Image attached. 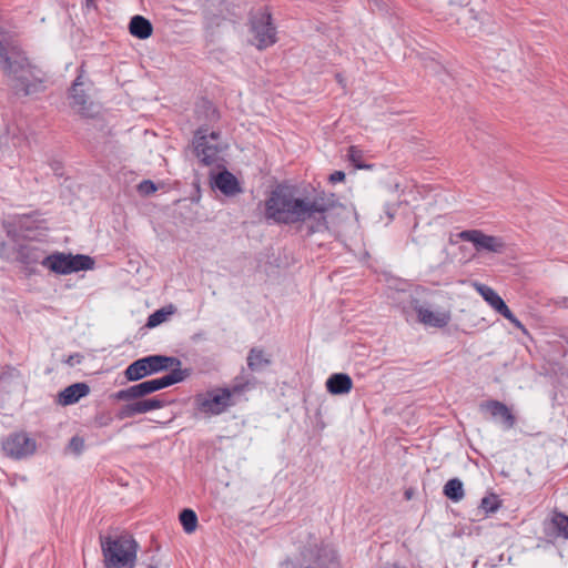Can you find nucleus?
<instances>
[{
	"label": "nucleus",
	"mask_w": 568,
	"mask_h": 568,
	"mask_svg": "<svg viewBox=\"0 0 568 568\" xmlns=\"http://www.w3.org/2000/svg\"><path fill=\"white\" fill-rule=\"evenodd\" d=\"M334 207L333 202L323 197L308 200L296 196L288 186L278 185L265 202V217L276 224L293 225L310 222L307 235L328 230L326 213Z\"/></svg>",
	"instance_id": "f257e3e1"
},
{
	"label": "nucleus",
	"mask_w": 568,
	"mask_h": 568,
	"mask_svg": "<svg viewBox=\"0 0 568 568\" xmlns=\"http://www.w3.org/2000/svg\"><path fill=\"white\" fill-rule=\"evenodd\" d=\"M0 69L17 95H32L45 88L26 53L16 45H3L0 42Z\"/></svg>",
	"instance_id": "f03ea898"
},
{
	"label": "nucleus",
	"mask_w": 568,
	"mask_h": 568,
	"mask_svg": "<svg viewBox=\"0 0 568 568\" xmlns=\"http://www.w3.org/2000/svg\"><path fill=\"white\" fill-rule=\"evenodd\" d=\"M194 118L200 126L194 131L192 144L196 158L203 165L214 164L223 151L219 144L209 143V129L216 124L221 114L216 105L206 98H201L194 106Z\"/></svg>",
	"instance_id": "7ed1b4c3"
},
{
	"label": "nucleus",
	"mask_w": 568,
	"mask_h": 568,
	"mask_svg": "<svg viewBox=\"0 0 568 568\" xmlns=\"http://www.w3.org/2000/svg\"><path fill=\"white\" fill-rule=\"evenodd\" d=\"M105 568H134L139 545L129 535L100 537Z\"/></svg>",
	"instance_id": "20e7f679"
},
{
	"label": "nucleus",
	"mask_w": 568,
	"mask_h": 568,
	"mask_svg": "<svg viewBox=\"0 0 568 568\" xmlns=\"http://www.w3.org/2000/svg\"><path fill=\"white\" fill-rule=\"evenodd\" d=\"M190 375V368H174L169 374L159 378L144 381L130 387L120 389L113 394V398L116 400L130 402L132 399L146 397L152 393L185 381Z\"/></svg>",
	"instance_id": "39448f33"
},
{
	"label": "nucleus",
	"mask_w": 568,
	"mask_h": 568,
	"mask_svg": "<svg viewBox=\"0 0 568 568\" xmlns=\"http://www.w3.org/2000/svg\"><path fill=\"white\" fill-rule=\"evenodd\" d=\"M290 565L292 568H341L337 551L325 544L304 547L300 552L297 564L288 559L282 562V567Z\"/></svg>",
	"instance_id": "423d86ee"
},
{
	"label": "nucleus",
	"mask_w": 568,
	"mask_h": 568,
	"mask_svg": "<svg viewBox=\"0 0 568 568\" xmlns=\"http://www.w3.org/2000/svg\"><path fill=\"white\" fill-rule=\"evenodd\" d=\"M250 30L254 34L258 50H264L277 41L276 27L273 23L272 13L266 8L251 13Z\"/></svg>",
	"instance_id": "0eeeda50"
},
{
	"label": "nucleus",
	"mask_w": 568,
	"mask_h": 568,
	"mask_svg": "<svg viewBox=\"0 0 568 568\" xmlns=\"http://www.w3.org/2000/svg\"><path fill=\"white\" fill-rule=\"evenodd\" d=\"M89 80H84L82 68L69 89L70 106L84 118H93L98 112L94 102L88 94L91 87Z\"/></svg>",
	"instance_id": "6e6552de"
},
{
	"label": "nucleus",
	"mask_w": 568,
	"mask_h": 568,
	"mask_svg": "<svg viewBox=\"0 0 568 568\" xmlns=\"http://www.w3.org/2000/svg\"><path fill=\"white\" fill-rule=\"evenodd\" d=\"M197 410L209 415H221L230 407L235 406L230 399V392L223 387L206 392V394H197L194 397Z\"/></svg>",
	"instance_id": "1a4fd4ad"
},
{
	"label": "nucleus",
	"mask_w": 568,
	"mask_h": 568,
	"mask_svg": "<svg viewBox=\"0 0 568 568\" xmlns=\"http://www.w3.org/2000/svg\"><path fill=\"white\" fill-rule=\"evenodd\" d=\"M37 449V443L26 432L9 434L2 440V450L7 457L23 459L32 456Z\"/></svg>",
	"instance_id": "9d476101"
},
{
	"label": "nucleus",
	"mask_w": 568,
	"mask_h": 568,
	"mask_svg": "<svg viewBox=\"0 0 568 568\" xmlns=\"http://www.w3.org/2000/svg\"><path fill=\"white\" fill-rule=\"evenodd\" d=\"M0 256L7 261L19 262L26 266L41 263L45 257L43 248L31 241L17 243L11 253H7L6 244L0 243Z\"/></svg>",
	"instance_id": "9b49d317"
},
{
	"label": "nucleus",
	"mask_w": 568,
	"mask_h": 568,
	"mask_svg": "<svg viewBox=\"0 0 568 568\" xmlns=\"http://www.w3.org/2000/svg\"><path fill=\"white\" fill-rule=\"evenodd\" d=\"M459 240L473 243L476 251L501 253L505 244L500 237L487 235L480 230H465L456 235Z\"/></svg>",
	"instance_id": "f8f14e48"
},
{
	"label": "nucleus",
	"mask_w": 568,
	"mask_h": 568,
	"mask_svg": "<svg viewBox=\"0 0 568 568\" xmlns=\"http://www.w3.org/2000/svg\"><path fill=\"white\" fill-rule=\"evenodd\" d=\"M409 306L417 313L418 322L426 326L443 328L450 322L449 312H433L420 305L418 298L412 297Z\"/></svg>",
	"instance_id": "ddd939ff"
},
{
	"label": "nucleus",
	"mask_w": 568,
	"mask_h": 568,
	"mask_svg": "<svg viewBox=\"0 0 568 568\" xmlns=\"http://www.w3.org/2000/svg\"><path fill=\"white\" fill-rule=\"evenodd\" d=\"M480 410L488 412L491 417L499 418L506 429H510L516 424V417L511 413L510 408L504 404L503 402L496 399H489L483 402L480 405Z\"/></svg>",
	"instance_id": "4468645a"
},
{
	"label": "nucleus",
	"mask_w": 568,
	"mask_h": 568,
	"mask_svg": "<svg viewBox=\"0 0 568 568\" xmlns=\"http://www.w3.org/2000/svg\"><path fill=\"white\" fill-rule=\"evenodd\" d=\"M542 528L547 537L568 539V515L552 510L550 518L544 520Z\"/></svg>",
	"instance_id": "2eb2a0df"
},
{
	"label": "nucleus",
	"mask_w": 568,
	"mask_h": 568,
	"mask_svg": "<svg viewBox=\"0 0 568 568\" xmlns=\"http://www.w3.org/2000/svg\"><path fill=\"white\" fill-rule=\"evenodd\" d=\"M71 253L54 252L45 256L41 264L51 272L60 275L71 274Z\"/></svg>",
	"instance_id": "dca6fc26"
},
{
	"label": "nucleus",
	"mask_w": 568,
	"mask_h": 568,
	"mask_svg": "<svg viewBox=\"0 0 568 568\" xmlns=\"http://www.w3.org/2000/svg\"><path fill=\"white\" fill-rule=\"evenodd\" d=\"M90 393V387L87 383H74L58 394V404L69 406L78 403L81 398Z\"/></svg>",
	"instance_id": "f3484780"
},
{
	"label": "nucleus",
	"mask_w": 568,
	"mask_h": 568,
	"mask_svg": "<svg viewBox=\"0 0 568 568\" xmlns=\"http://www.w3.org/2000/svg\"><path fill=\"white\" fill-rule=\"evenodd\" d=\"M146 358L153 375L169 369L171 372L174 368H181L182 365L181 359L175 356L154 354L148 355Z\"/></svg>",
	"instance_id": "a211bd4d"
},
{
	"label": "nucleus",
	"mask_w": 568,
	"mask_h": 568,
	"mask_svg": "<svg viewBox=\"0 0 568 568\" xmlns=\"http://www.w3.org/2000/svg\"><path fill=\"white\" fill-rule=\"evenodd\" d=\"M146 358L153 375L169 369L171 372L174 368H181L182 365L181 359L175 356L154 354L148 355Z\"/></svg>",
	"instance_id": "6ab92c4d"
},
{
	"label": "nucleus",
	"mask_w": 568,
	"mask_h": 568,
	"mask_svg": "<svg viewBox=\"0 0 568 568\" xmlns=\"http://www.w3.org/2000/svg\"><path fill=\"white\" fill-rule=\"evenodd\" d=\"M353 388V381L346 373H334L326 381V389L332 395H345Z\"/></svg>",
	"instance_id": "aec40b11"
},
{
	"label": "nucleus",
	"mask_w": 568,
	"mask_h": 568,
	"mask_svg": "<svg viewBox=\"0 0 568 568\" xmlns=\"http://www.w3.org/2000/svg\"><path fill=\"white\" fill-rule=\"evenodd\" d=\"M214 185L227 196L235 195L242 191L237 179L227 170L214 176Z\"/></svg>",
	"instance_id": "412c9836"
},
{
	"label": "nucleus",
	"mask_w": 568,
	"mask_h": 568,
	"mask_svg": "<svg viewBox=\"0 0 568 568\" xmlns=\"http://www.w3.org/2000/svg\"><path fill=\"white\" fill-rule=\"evenodd\" d=\"M246 364L251 372L258 373L272 364L271 356L261 347H252L246 357Z\"/></svg>",
	"instance_id": "4be33fe9"
},
{
	"label": "nucleus",
	"mask_w": 568,
	"mask_h": 568,
	"mask_svg": "<svg viewBox=\"0 0 568 568\" xmlns=\"http://www.w3.org/2000/svg\"><path fill=\"white\" fill-rule=\"evenodd\" d=\"M151 375L153 374L146 356L135 359L124 371V376L129 382H138Z\"/></svg>",
	"instance_id": "5701e85b"
},
{
	"label": "nucleus",
	"mask_w": 568,
	"mask_h": 568,
	"mask_svg": "<svg viewBox=\"0 0 568 568\" xmlns=\"http://www.w3.org/2000/svg\"><path fill=\"white\" fill-rule=\"evenodd\" d=\"M129 31L133 37L144 40L152 36L153 26L149 19L136 14L130 20Z\"/></svg>",
	"instance_id": "b1692460"
},
{
	"label": "nucleus",
	"mask_w": 568,
	"mask_h": 568,
	"mask_svg": "<svg viewBox=\"0 0 568 568\" xmlns=\"http://www.w3.org/2000/svg\"><path fill=\"white\" fill-rule=\"evenodd\" d=\"M255 385L253 379H250L243 375L236 376L233 384L229 387H223L230 392V399L232 403H237V398L242 396L246 390L253 388Z\"/></svg>",
	"instance_id": "393cba45"
},
{
	"label": "nucleus",
	"mask_w": 568,
	"mask_h": 568,
	"mask_svg": "<svg viewBox=\"0 0 568 568\" xmlns=\"http://www.w3.org/2000/svg\"><path fill=\"white\" fill-rule=\"evenodd\" d=\"M443 493L452 501H460L465 496L463 481L459 478L449 479L445 484Z\"/></svg>",
	"instance_id": "a878e982"
},
{
	"label": "nucleus",
	"mask_w": 568,
	"mask_h": 568,
	"mask_svg": "<svg viewBox=\"0 0 568 568\" xmlns=\"http://www.w3.org/2000/svg\"><path fill=\"white\" fill-rule=\"evenodd\" d=\"M140 414H145V410H144L143 405L139 398V399H132L130 402H125V404L119 408V410L116 413V417L119 419H125V418H132Z\"/></svg>",
	"instance_id": "bb28decb"
},
{
	"label": "nucleus",
	"mask_w": 568,
	"mask_h": 568,
	"mask_svg": "<svg viewBox=\"0 0 568 568\" xmlns=\"http://www.w3.org/2000/svg\"><path fill=\"white\" fill-rule=\"evenodd\" d=\"M94 265H95V261L89 255L71 254V262H70L71 273L93 270Z\"/></svg>",
	"instance_id": "cd10ccee"
},
{
	"label": "nucleus",
	"mask_w": 568,
	"mask_h": 568,
	"mask_svg": "<svg viewBox=\"0 0 568 568\" xmlns=\"http://www.w3.org/2000/svg\"><path fill=\"white\" fill-rule=\"evenodd\" d=\"M491 307L505 318H507L516 328L525 331V326L523 323L515 316V314L509 310L505 301L499 296L498 300L491 305Z\"/></svg>",
	"instance_id": "c85d7f7f"
},
{
	"label": "nucleus",
	"mask_w": 568,
	"mask_h": 568,
	"mask_svg": "<svg viewBox=\"0 0 568 568\" xmlns=\"http://www.w3.org/2000/svg\"><path fill=\"white\" fill-rule=\"evenodd\" d=\"M180 523L186 534H192L197 527V515L193 509L184 508L179 515Z\"/></svg>",
	"instance_id": "c756f323"
},
{
	"label": "nucleus",
	"mask_w": 568,
	"mask_h": 568,
	"mask_svg": "<svg viewBox=\"0 0 568 568\" xmlns=\"http://www.w3.org/2000/svg\"><path fill=\"white\" fill-rule=\"evenodd\" d=\"M348 161L358 170L371 169L373 165L363 162V151L356 145H351L347 152Z\"/></svg>",
	"instance_id": "7c9ffc66"
},
{
	"label": "nucleus",
	"mask_w": 568,
	"mask_h": 568,
	"mask_svg": "<svg viewBox=\"0 0 568 568\" xmlns=\"http://www.w3.org/2000/svg\"><path fill=\"white\" fill-rule=\"evenodd\" d=\"M474 287L490 306L499 298V295L486 284L475 282Z\"/></svg>",
	"instance_id": "2f4dec72"
},
{
	"label": "nucleus",
	"mask_w": 568,
	"mask_h": 568,
	"mask_svg": "<svg viewBox=\"0 0 568 568\" xmlns=\"http://www.w3.org/2000/svg\"><path fill=\"white\" fill-rule=\"evenodd\" d=\"M499 507H500V500H499L498 496L495 495V494H491L489 496H485L480 500V508L486 514H493V513L497 511Z\"/></svg>",
	"instance_id": "473e14b6"
},
{
	"label": "nucleus",
	"mask_w": 568,
	"mask_h": 568,
	"mask_svg": "<svg viewBox=\"0 0 568 568\" xmlns=\"http://www.w3.org/2000/svg\"><path fill=\"white\" fill-rule=\"evenodd\" d=\"M172 314L171 311H165V308H160L153 312L146 321V327L153 328L162 324L166 321L168 315Z\"/></svg>",
	"instance_id": "72a5a7b5"
},
{
	"label": "nucleus",
	"mask_w": 568,
	"mask_h": 568,
	"mask_svg": "<svg viewBox=\"0 0 568 568\" xmlns=\"http://www.w3.org/2000/svg\"><path fill=\"white\" fill-rule=\"evenodd\" d=\"M140 400L143 405L145 413L163 408L166 405V402L160 397H151V398L142 397V398H140Z\"/></svg>",
	"instance_id": "f704fd0d"
},
{
	"label": "nucleus",
	"mask_w": 568,
	"mask_h": 568,
	"mask_svg": "<svg viewBox=\"0 0 568 568\" xmlns=\"http://www.w3.org/2000/svg\"><path fill=\"white\" fill-rule=\"evenodd\" d=\"M36 220H33V214H22L17 215L13 220V224L21 230H32Z\"/></svg>",
	"instance_id": "c9c22d12"
},
{
	"label": "nucleus",
	"mask_w": 568,
	"mask_h": 568,
	"mask_svg": "<svg viewBox=\"0 0 568 568\" xmlns=\"http://www.w3.org/2000/svg\"><path fill=\"white\" fill-rule=\"evenodd\" d=\"M69 448L75 455H80L84 449V439L80 436H73L69 442Z\"/></svg>",
	"instance_id": "e433bc0d"
},
{
	"label": "nucleus",
	"mask_w": 568,
	"mask_h": 568,
	"mask_svg": "<svg viewBox=\"0 0 568 568\" xmlns=\"http://www.w3.org/2000/svg\"><path fill=\"white\" fill-rule=\"evenodd\" d=\"M138 190L143 195H150L156 191V185L151 180H143Z\"/></svg>",
	"instance_id": "4c0bfd02"
},
{
	"label": "nucleus",
	"mask_w": 568,
	"mask_h": 568,
	"mask_svg": "<svg viewBox=\"0 0 568 568\" xmlns=\"http://www.w3.org/2000/svg\"><path fill=\"white\" fill-rule=\"evenodd\" d=\"M346 178V174L343 172V171H334L329 178H328V181L331 183H338V182H343Z\"/></svg>",
	"instance_id": "58836bf2"
},
{
	"label": "nucleus",
	"mask_w": 568,
	"mask_h": 568,
	"mask_svg": "<svg viewBox=\"0 0 568 568\" xmlns=\"http://www.w3.org/2000/svg\"><path fill=\"white\" fill-rule=\"evenodd\" d=\"M221 131L220 130H210L209 129V140L213 141L212 144H219L221 148L222 145L217 142L220 139H221ZM209 143L211 144V142L209 141Z\"/></svg>",
	"instance_id": "ea45409f"
},
{
	"label": "nucleus",
	"mask_w": 568,
	"mask_h": 568,
	"mask_svg": "<svg viewBox=\"0 0 568 568\" xmlns=\"http://www.w3.org/2000/svg\"><path fill=\"white\" fill-rule=\"evenodd\" d=\"M83 356L79 353H74V354H71L68 359L65 361V363L70 366H74L75 364H80L81 361H82Z\"/></svg>",
	"instance_id": "a19ab883"
},
{
	"label": "nucleus",
	"mask_w": 568,
	"mask_h": 568,
	"mask_svg": "<svg viewBox=\"0 0 568 568\" xmlns=\"http://www.w3.org/2000/svg\"><path fill=\"white\" fill-rule=\"evenodd\" d=\"M145 568H159V560L156 559L154 554H151L148 558V562H142Z\"/></svg>",
	"instance_id": "79ce46f5"
},
{
	"label": "nucleus",
	"mask_w": 568,
	"mask_h": 568,
	"mask_svg": "<svg viewBox=\"0 0 568 568\" xmlns=\"http://www.w3.org/2000/svg\"><path fill=\"white\" fill-rule=\"evenodd\" d=\"M85 8L88 10H91V9L97 10L98 6H97L95 0H85Z\"/></svg>",
	"instance_id": "37998d69"
},
{
	"label": "nucleus",
	"mask_w": 568,
	"mask_h": 568,
	"mask_svg": "<svg viewBox=\"0 0 568 568\" xmlns=\"http://www.w3.org/2000/svg\"><path fill=\"white\" fill-rule=\"evenodd\" d=\"M108 423H109V419L104 420V419L101 418V419L98 420L99 426H106Z\"/></svg>",
	"instance_id": "c03bdc74"
},
{
	"label": "nucleus",
	"mask_w": 568,
	"mask_h": 568,
	"mask_svg": "<svg viewBox=\"0 0 568 568\" xmlns=\"http://www.w3.org/2000/svg\"><path fill=\"white\" fill-rule=\"evenodd\" d=\"M7 234H8V236H9V237H12V239L16 241V239H14L16 234H14V232H12L11 230H8V231H7Z\"/></svg>",
	"instance_id": "a18cd8bd"
},
{
	"label": "nucleus",
	"mask_w": 568,
	"mask_h": 568,
	"mask_svg": "<svg viewBox=\"0 0 568 568\" xmlns=\"http://www.w3.org/2000/svg\"><path fill=\"white\" fill-rule=\"evenodd\" d=\"M562 305H564L565 307H568V298H565V300H564Z\"/></svg>",
	"instance_id": "49530a36"
},
{
	"label": "nucleus",
	"mask_w": 568,
	"mask_h": 568,
	"mask_svg": "<svg viewBox=\"0 0 568 568\" xmlns=\"http://www.w3.org/2000/svg\"><path fill=\"white\" fill-rule=\"evenodd\" d=\"M405 495H406L407 498L410 497V493L409 491H406Z\"/></svg>",
	"instance_id": "de8ad7c7"
}]
</instances>
